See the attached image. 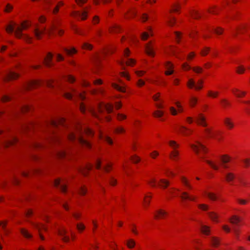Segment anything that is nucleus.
Masks as SVG:
<instances>
[{
	"label": "nucleus",
	"mask_w": 250,
	"mask_h": 250,
	"mask_svg": "<svg viewBox=\"0 0 250 250\" xmlns=\"http://www.w3.org/2000/svg\"><path fill=\"white\" fill-rule=\"evenodd\" d=\"M83 133L89 136H92L93 134V131L89 128H83L82 126L79 125L77 127L76 132H70L68 134L67 136L70 141L76 142L83 146L90 148L91 144L83 138L82 135Z\"/></svg>",
	"instance_id": "obj_1"
},
{
	"label": "nucleus",
	"mask_w": 250,
	"mask_h": 250,
	"mask_svg": "<svg viewBox=\"0 0 250 250\" xmlns=\"http://www.w3.org/2000/svg\"><path fill=\"white\" fill-rule=\"evenodd\" d=\"M29 26V25L26 22H24L21 23V26L17 27L15 31V34L16 37L19 39H22L27 42H31L32 38L28 35L23 34L22 33V30L23 29H26Z\"/></svg>",
	"instance_id": "obj_2"
},
{
	"label": "nucleus",
	"mask_w": 250,
	"mask_h": 250,
	"mask_svg": "<svg viewBox=\"0 0 250 250\" xmlns=\"http://www.w3.org/2000/svg\"><path fill=\"white\" fill-rule=\"evenodd\" d=\"M191 147L200 158L205 159L204 154L207 152V149L202 144L197 141L196 144L191 145Z\"/></svg>",
	"instance_id": "obj_3"
},
{
	"label": "nucleus",
	"mask_w": 250,
	"mask_h": 250,
	"mask_svg": "<svg viewBox=\"0 0 250 250\" xmlns=\"http://www.w3.org/2000/svg\"><path fill=\"white\" fill-rule=\"evenodd\" d=\"M64 96L68 99H80L83 100L85 98L84 95L83 93L77 92L75 89L72 88L71 92H65L64 93Z\"/></svg>",
	"instance_id": "obj_4"
},
{
	"label": "nucleus",
	"mask_w": 250,
	"mask_h": 250,
	"mask_svg": "<svg viewBox=\"0 0 250 250\" xmlns=\"http://www.w3.org/2000/svg\"><path fill=\"white\" fill-rule=\"evenodd\" d=\"M231 158L228 155H220V169H226L229 167Z\"/></svg>",
	"instance_id": "obj_5"
},
{
	"label": "nucleus",
	"mask_w": 250,
	"mask_h": 250,
	"mask_svg": "<svg viewBox=\"0 0 250 250\" xmlns=\"http://www.w3.org/2000/svg\"><path fill=\"white\" fill-rule=\"evenodd\" d=\"M240 222L241 219L236 216H233L230 219V222L233 225L232 227V230L237 239H239V233L237 226Z\"/></svg>",
	"instance_id": "obj_6"
},
{
	"label": "nucleus",
	"mask_w": 250,
	"mask_h": 250,
	"mask_svg": "<svg viewBox=\"0 0 250 250\" xmlns=\"http://www.w3.org/2000/svg\"><path fill=\"white\" fill-rule=\"evenodd\" d=\"M88 11L86 8H84L82 11H74L71 15L75 18H78L81 20H85L87 17Z\"/></svg>",
	"instance_id": "obj_7"
},
{
	"label": "nucleus",
	"mask_w": 250,
	"mask_h": 250,
	"mask_svg": "<svg viewBox=\"0 0 250 250\" xmlns=\"http://www.w3.org/2000/svg\"><path fill=\"white\" fill-rule=\"evenodd\" d=\"M19 75L12 70H8L3 76L4 81L14 80L18 78Z\"/></svg>",
	"instance_id": "obj_8"
},
{
	"label": "nucleus",
	"mask_w": 250,
	"mask_h": 250,
	"mask_svg": "<svg viewBox=\"0 0 250 250\" xmlns=\"http://www.w3.org/2000/svg\"><path fill=\"white\" fill-rule=\"evenodd\" d=\"M104 110H106L108 113H111L113 110V106L109 104H100L98 107L99 112L102 113Z\"/></svg>",
	"instance_id": "obj_9"
},
{
	"label": "nucleus",
	"mask_w": 250,
	"mask_h": 250,
	"mask_svg": "<svg viewBox=\"0 0 250 250\" xmlns=\"http://www.w3.org/2000/svg\"><path fill=\"white\" fill-rule=\"evenodd\" d=\"M64 119L63 118H59L57 120H51L48 125L52 127H57L59 125H64Z\"/></svg>",
	"instance_id": "obj_10"
},
{
	"label": "nucleus",
	"mask_w": 250,
	"mask_h": 250,
	"mask_svg": "<svg viewBox=\"0 0 250 250\" xmlns=\"http://www.w3.org/2000/svg\"><path fill=\"white\" fill-rule=\"evenodd\" d=\"M203 83V81L202 80H199L197 85H195V82L193 79H189L188 82L187 83L188 86L189 88L194 87L196 90L201 89L202 87V84Z\"/></svg>",
	"instance_id": "obj_11"
},
{
	"label": "nucleus",
	"mask_w": 250,
	"mask_h": 250,
	"mask_svg": "<svg viewBox=\"0 0 250 250\" xmlns=\"http://www.w3.org/2000/svg\"><path fill=\"white\" fill-rule=\"evenodd\" d=\"M54 184L56 187L60 188L62 192H66V186L64 182H62L61 179H58L55 180Z\"/></svg>",
	"instance_id": "obj_12"
},
{
	"label": "nucleus",
	"mask_w": 250,
	"mask_h": 250,
	"mask_svg": "<svg viewBox=\"0 0 250 250\" xmlns=\"http://www.w3.org/2000/svg\"><path fill=\"white\" fill-rule=\"evenodd\" d=\"M17 139L15 137H12L10 139L4 140L3 142V145L5 147H8L9 146L12 145L17 142Z\"/></svg>",
	"instance_id": "obj_13"
},
{
	"label": "nucleus",
	"mask_w": 250,
	"mask_h": 250,
	"mask_svg": "<svg viewBox=\"0 0 250 250\" xmlns=\"http://www.w3.org/2000/svg\"><path fill=\"white\" fill-rule=\"evenodd\" d=\"M52 57V54L51 53H48L47 57L44 59L43 62L46 66L50 67L51 66Z\"/></svg>",
	"instance_id": "obj_14"
},
{
	"label": "nucleus",
	"mask_w": 250,
	"mask_h": 250,
	"mask_svg": "<svg viewBox=\"0 0 250 250\" xmlns=\"http://www.w3.org/2000/svg\"><path fill=\"white\" fill-rule=\"evenodd\" d=\"M67 231L63 228L59 230L58 232L59 235L62 237V240L64 242H68L69 240V237L65 235Z\"/></svg>",
	"instance_id": "obj_15"
},
{
	"label": "nucleus",
	"mask_w": 250,
	"mask_h": 250,
	"mask_svg": "<svg viewBox=\"0 0 250 250\" xmlns=\"http://www.w3.org/2000/svg\"><path fill=\"white\" fill-rule=\"evenodd\" d=\"M46 30V28L44 27L42 30H41L39 28H36L34 30V33L36 38L37 39H41V36L44 33L45 31Z\"/></svg>",
	"instance_id": "obj_16"
},
{
	"label": "nucleus",
	"mask_w": 250,
	"mask_h": 250,
	"mask_svg": "<svg viewBox=\"0 0 250 250\" xmlns=\"http://www.w3.org/2000/svg\"><path fill=\"white\" fill-rule=\"evenodd\" d=\"M181 198L183 200H189L190 201H195L196 199V197L195 196L190 195L186 192H183L182 193Z\"/></svg>",
	"instance_id": "obj_17"
},
{
	"label": "nucleus",
	"mask_w": 250,
	"mask_h": 250,
	"mask_svg": "<svg viewBox=\"0 0 250 250\" xmlns=\"http://www.w3.org/2000/svg\"><path fill=\"white\" fill-rule=\"evenodd\" d=\"M196 122L199 125H200L204 126L206 125V123L205 122V118L201 114H199L198 116L197 117Z\"/></svg>",
	"instance_id": "obj_18"
},
{
	"label": "nucleus",
	"mask_w": 250,
	"mask_h": 250,
	"mask_svg": "<svg viewBox=\"0 0 250 250\" xmlns=\"http://www.w3.org/2000/svg\"><path fill=\"white\" fill-rule=\"evenodd\" d=\"M146 52L149 56L153 57L154 56V52L153 51V47L151 46L150 43H148L146 45Z\"/></svg>",
	"instance_id": "obj_19"
},
{
	"label": "nucleus",
	"mask_w": 250,
	"mask_h": 250,
	"mask_svg": "<svg viewBox=\"0 0 250 250\" xmlns=\"http://www.w3.org/2000/svg\"><path fill=\"white\" fill-rule=\"evenodd\" d=\"M92 167V166L90 164H87L86 165H85L84 167H81L80 169V171H81V172H82V173L85 176L87 174V172L88 171H89L91 169Z\"/></svg>",
	"instance_id": "obj_20"
},
{
	"label": "nucleus",
	"mask_w": 250,
	"mask_h": 250,
	"mask_svg": "<svg viewBox=\"0 0 250 250\" xmlns=\"http://www.w3.org/2000/svg\"><path fill=\"white\" fill-rule=\"evenodd\" d=\"M58 30V34L60 35H62V33H63V31L62 30H61L58 29L57 26H56V25H52L50 29H49L48 30H47L46 31V33L48 35H50L52 34H53L54 30Z\"/></svg>",
	"instance_id": "obj_21"
},
{
	"label": "nucleus",
	"mask_w": 250,
	"mask_h": 250,
	"mask_svg": "<svg viewBox=\"0 0 250 250\" xmlns=\"http://www.w3.org/2000/svg\"><path fill=\"white\" fill-rule=\"evenodd\" d=\"M167 214V212L162 209H159L156 211V214H155V218L156 219L161 218L164 217Z\"/></svg>",
	"instance_id": "obj_22"
},
{
	"label": "nucleus",
	"mask_w": 250,
	"mask_h": 250,
	"mask_svg": "<svg viewBox=\"0 0 250 250\" xmlns=\"http://www.w3.org/2000/svg\"><path fill=\"white\" fill-rule=\"evenodd\" d=\"M179 152L176 150H173L170 154V158L173 160L176 161L178 159Z\"/></svg>",
	"instance_id": "obj_23"
},
{
	"label": "nucleus",
	"mask_w": 250,
	"mask_h": 250,
	"mask_svg": "<svg viewBox=\"0 0 250 250\" xmlns=\"http://www.w3.org/2000/svg\"><path fill=\"white\" fill-rule=\"evenodd\" d=\"M224 176L226 180L228 182L232 181L235 178L234 174L231 172L225 173Z\"/></svg>",
	"instance_id": "obj_24"
},
{
	"label": "nucleus",
	"mask_w": 250,
	"mask_h": 250,
	"mask_svg": "<svg viewBox=\"0 0 250 250\" xmlns=\"http://www.w3.org/2000/svg\"><path fill=\"white\" fill-rule=\"evenodd\" d=\"M201 226V232L205 235H208L209 234V228L205 225H204L202 224H200Z\"/></svg>",
	"instance_id": "obj_25"
},
{
	"label": "nucleus",
	"mask_w": 250,
	"mask_h": 250,
	"mask_svg": "<svg viewBox=\"0 0 250 250\" xmlns=\"http://www.w3.org/2000/svg\"><path fill=\"white\" fill-rule=\"evenodd\" d=\"M232 92L236 96L240 97L244 96L246 94V92L244 91H240L238 89L234 88L232 89Z\"/></svg>",
	"instance_id": "obj_26"
},
{
	"label": "nucleus",
	"mask_w": 250,
	"mask_h": 250,
	"mask_svg": "<svg viewBox=\"0 0 250 250\" xmlns=\"http://www.w3.org/2000/svg\"><path fill=\"white\" fill-rule=\"evenodd\" d=\"M224 124L229 129H231L233 127V124L229 118H226L224 120Z\"/></svg>",
	"instance_id": "obj_27"
},
{
	"label": "nucleus",
	"mask_w": 250,
	"mask_h": 250,
	"mask_svg": "<svg viewBox=\"0 0 250 250\" xmlns=\"http://www.w3.org/2000/svg\"><path fill=\"white\" fill-rule=\"evenodd\" d=\"M41 84V82L37 81H33L29 83L28 84V88L36 87Z\"/></svg>",
	"instance_id": "obj_28"
},
{
	"label": "nucleus",
	"mask_w": 250,
	"mask_h": 250,
	"mask_svg": "<svg viewBox=\"0 0 250 250\" xmlns=\"http://www.w3.org/2000/svg\"><path fill=\"white\" fill-rule=\"evenodd\" d=\"M169 183L167 180L161 179L160 180L159 186L162 188H166L169 185Z\"/></svg>",
	"instance_id": "obj_29"
},
{
	"label": "nucleus",
	"mask_w": 250,
	"mask_h": 250,
	"mask_svg": "<svg viewBox=\"0 0 250 250\" xmlns=\"http://www.w3.org/2000/svg\"><path fill=\"white\" fill-rule=\"evenodd\" d=\"M112 86L115 89L120 92H125V88L124 86H121L116 83H113Z\"/></svg>",
	"instance_id": "obj_30"
},
{
	"label": "nucleus",
	"mask_w": 250,
	"mask_h": 250,
	"mask_svg": "<svg viewBox=\"0 0 250 250\" xmlns=\"http://www.w3.org/2000/svg\"><path fill=\"white\" fill-rule=\"evenodd\" d=\"M166 67L168 69H169V70L166 71L165 74L167 75L172 74L173 73V71L170 69L173 67L172 64H171L170 62H167L166 64Z\"/></svg>",
	"instance_id": "obj_31"
},
{
	"label": "nucleus",
	"mask_w": 250,
	"mask_h": 250,
	"mask_svg": "<svg viewBox=\"0 0 250 250\" xmlns=\"http://www.w3.org/2000/svg\"><path fill=\"white\" fill-rule=\"evenodd\" d=\"M33 226L35 227V228H36L37 229L39 230V232L41 231V229L46 230V228L42 224L35 223L33 224Z\"/></svg>",
	"instance_id": "obj_32"
},
{
	"label": "nucleus",
	"mask_w": 250,
	"mask_h": 250,
	"mask_svg": "<svg viewBox=\"0 0 250 250\" xmlns=\"http://www.w3.org/2000/svg\"><path fill=\"white\" fill-rule=\"evenodd\" d=\"M181 181L183 183V184L187 188H188L189 189H191L192 187L190 185V184L189 183L188 180L186 179L185 177H181Z\"/></svg>",
	"instance_id": "obj_33"
},
{
	"label": "nucleus",
	"mask_w": 250,
	"mask_h": 250,
	"mask_svg": "<svg viewBox=\"0 0 250 250\" xmlns=\"http://www.w3.org/2000/svg\"><path fill=\"white\" fill-rule=\"evenodd\" d=\"M64 51L66 52V53L68 55H71L75 54L77 52L76 49L74 47L71 48L70 49H68L67 48H64Z\"/></svg>",
	"instance_id": "obj_34"
},
{
	"label": "nucleus",
	"mask_w": 250,
	"mask_h": 250,
	"mask_svg": "<svg viewBox=\"0 0 250 250\" xmlns=\"http://www.w3.org/2000/svg\"><path fill=\"white\" fill-rule=\"evenodd\" d=\"M21 232L23 236H24L26 238H31L32 235L30 234L28 231L24 229H21Z\"/></svg>",
	"instance_id": "obj_35"
},
{
	"label": "nucleus",
	"mask_w": 250,
	"mask_h": 250,
	"mask_svg": "<svg viewBox=\"0 0 250 250\" xmlns=\"http://www.w3.org/2000/svg\"><path fill=\"white\" fill-rule=\"evenodd\" d=\"M148 30L149 32H144L143 33H142L141 36L142 40H146L150 35H152V34L151 33V29L149 28Z\"/></svg>",
	"instance_id": "obj_36"
},
{
	"label": "nucleus",
	"mask_w": 250,
	"mask_h": 250,
	"mask_svg": "<svg viewBox=\"0 0 250 250\" xmlns=\"http://www.w3.org/2000/svg\"><path fill=\"white\" fill-rule=\"evenodd\" d=\"M121 27L117 25H114L110 29V31L114 33H118L121 31Z\"/></svg>",
	"instance_id": "obj_37"
},
{
	"label": "nucleus",
	"mask_w": 250,
	"mask_h": 250,
	"mask_svg": "<svg viewBox=\"0 0 250 250\" xmlns=\"http://www.w3.org/2000/svg\"><path fill=\"white\" fill-rule=\"evenodd\" d=\"M220 104H221L222 107L226 109L228 106L230 105V103L227 101L226 100H222L221 102L220 101Z\"/></svg>",
	"instance_id": "obj_38"
},
{
	"label": "nucleus",
	"mask_w": 250,
	"mask_h": 250,
	"mask_svg": "<svg viewBox=\"0 0 250 250\" xmlns=\"http://www.w3.org/2000/svg\"><path fill=\"white\" fill-rule=\"evenodd\" d=\"M16 25V24L15 23H14L13 24H10V25H8L6 28V31L9 33H12V32H13L14 31V26Z\"/></svg>",
	"instance_id": "obj_39"
},
{
	"label": "nucleus",
	"mask_w": 250,
	"mask_h": 250,
	"mask_svg": "<svg viewBox=\"0 0 250 250\" xmlns=\"http://www.w3.org/2000/svg\"><path fill=\"white\" fill-rule=\"evenodd\" d=\"M6 222H0V226H1L2 229L4 230V233L6 235L9 232V230L6 229Z\"/></svg>",
	"instance_id": "obj_40"
},
{
	"label": "nucleus",
	"mask_w": 250,
	"mask_h": 250,
	"mask_svg": "<svg viewBox=\"0 0 250 250\" xmlns=\"http://www.w3.org/2000/svg\"><path fill=\"white\" fill-rule=\"evenodd\" d=\"M101 58L97 55H95L93 58V62L95 63L96 65H98L100 63V62L101 61Z\"/></svg>",
	"instance_id": "obj_41"
},
{
	"label": "nucleus",
	"mask_w": 250,
	"mask_h": 250,
	"mask_svg": "<svg viewBox=\"0 0 250 250\" xmlns=\"http://www.w3.org/2000/svg\"><path fill=\"white\" fill-rule=\"evenodd\" d=\"M169 144L173 150H176V149L179 146V145L174 141H170L169 142Z\"/></svg>",
	"instance_id": "obj_42"
},
{
	"label": "nucleus",
	"mask_w": 250,
	"mask_h": 250,
	"mask_svg": "<svg viewBox=\"0 0 250 250\" xmlns=\"http://www.w3.org/2000/svg\"><path fill=\"white\" fill-rule=\"evenodd\" d=\"M135 245V242H134V240L132 239L129 240L127 242V246L130 249L133 248L134 247Z\"/></svg>",
	"instance_id": "obj_43"
},
{
	"label": "nucleus",
	"mask_w": 250,
	"mask_h": 250,
	"mask_svg": "<svg viewBox=\"0 0 250 250\" xmlns=\"http://www.w3.org/2000/svg\"><path fill=\"white\" fill-rule=\"evenodd\" d=\"M208 215L211 220L214 221H217V216L213 212H208Z\"/></svg>",
	"instance_id": "obj_44"
},
{
	"label": "nucleus",
	"mask_w": 250,
	"mask_h": 250,
	"mask_svg": "<svg viewBox=\"0 0 250 250\" xmlns=\"http://www.w3.org/2000/svg\"><path fill=\"white\" fill-rule=\"evenodd\" d=\"M153 114L155 117H161L163 115L164 112L160 110H156Z\"/></svg>",
	"instance_id": "obj_45"
},
{
	"label": "nucleus",
	"mask_w": 250,
	"mask_h": 250,
	"mask_svg": "<svg viewBox=\"0 0 250 250\" xmlns=\"http://www.w3.org/2000/svg\"><path fill=\"white\" fill-rule=\"evenodd\" d=\"M245 68L243 65H240L237 68L236 71L239 74H242L244 72Z\"/></svg>",
	"instance_id": "obj_46"
},
{
	"label": "nucleus",
	"mask_w": 250,
	"mask_h": 250,
	"mask_svg": "<svg viewBox=\"0 0 250 250\" xmlns=\"http://www.w3.org/2000/svg\"><path fill=\"white\" fill-rule=\"evenodd\" d=\"M82 47L84 49L89 50H91L92 48V45L87 42L83 43L82 44Z\"/></svg>",
	"instance_id": "obj_47"
},
{
	"label": "nucleus",
	"mask_w": 250,
	"mask_h": 250,
	"mask_svg": "<svg viewBox=\"0 0 250 250\" xmlns=\"http://www.w3.org/2000/svg\"><path fill=\"white\" fill-rule=\"evenodd\" d=\"M191 15L192 17L195 19H198L201 17L200 14L196 11L192 12Z\"/></svg>",
	"instance_id": "obj_48"
},
{
	"label": "nucleus",
	"mask_w": 250,
	"mask_h": 250,
	"mask_svg": "<svg viewBox=\"0 0 250 250\" xmlns=\"http://www.w3.org/2000/svg\"><path fill=\"white\" fill-rule=\"evenodd\" d=\"M188 129L187 128H186L185 127L183 126H180V132L185 134V135H188Z\"/></svg>",
	"instance_id": "obj_49"
},
{
	"label": "nucleus",
	"mask_w": 250,
	"mask_h": 250,
	"mask_svg": "<svg viewBox=\"0 0 250 250\" xmlns=\"http://www.w3.org/2000/svg\"><path fill=\"white\" fill-rule=\"evenodd\" d=\"M76 227L79 231H82L85 229V226L82 223L77 224Z\"/></svg>",
	"instance_id": "obj_50"
},
{
	"label": "nucleus",
	"mask_w": 250,
	"mask_h": 250,
	"mask_svg": "<svg viewBox=\"0 0 250 250\" xmlns=\"http://www.w3.org/2000/svg\"><path fill=\"white\" fill-rule=\"evenodd\" d=\"M207 194L208 197L211 200H215L217 198L216 195L212 193L209 192L207 193Z\"/></svg>",
	"instance_id": "obj_51"
},
{
	"label": "nucleus",
	"mask_w": 250,
	"mask_h": 250,
	"mask_svg": "<svg viewBox=\"0 0 250 250\" xmlns=\"http://www.w3.org/2000/svg\"><path fill=\"white\" fill-rule=\"evenodd\" d=\"M190 105L193 106L197 103V99L195 97H191L190 99Z\"/></svg>",
	"instance_id": "obj_52"
},
{
	"label": "nucleus",
	"mask_w": 250,
	"mask_h": 250,
	"mask_svg": "<svg viewBox=\"0 0 250 250\" xmlns=\"http://www.w3.org/2000/svg\"><path fill=\"white\" fill-rule=\"evenodd\" d=\"M103 139L106 141L109 144H112L113 142L111 139L107 136H104L103 137Z\"/></svg>",
	"instance_id": "obj_53"
},
{
	"label": "nucleus",
	"mask_w": 250,
	"mask_h": 250,
	"mask_svg": "<svg viewBox=\"0 0 250 250\" xmlns=\"http://www.w3.org/2000/svg\"><path fill=\"white\" fill-rule=\"evenodd\" d=\"M193 71H194L196 73H200L202 72L203 69L200 67H195L192 68Z\"/></svg>",
	"instance_id": "obj_54"
},
{
	"label": "nucleus",
	"mask_w": 250,
	"mask_h": 250,
	"mask_svg": "<svg viewBox=\"0 0 250 250\" xmlns=\"http://www.w3.org/2000/svg\"><path fill=\"white\" fill-rule=\"evenodd\" d=\"M12 9H13V6L8 3L6 5V8L4 11L5 12H10Z\"/></svg>",
	"instance_id": "obj_55"
},
{
	"label": "nucleus",
	"mask_w": 250,
	"mask_h": 250,
	"mask_svg": "<svg viewBox=\"0 0 250 250\" xmlns=\"http://www.w3.org/2000/svg\"><path fill=\"white\" fill-rule=\"evenodd\" d=\"M65 79L66 81L70 83H73L75 81V78L70 75H68L66 77Z\"/></svg>",
	"instance_id": "obj_56"
},
{
	"label": "nucleus",
	"mask_w": 250,
	"mask_h": 250,
	"mask_svg": "<svg viewBox=\"0 0 250 250\" xmlns=\"http://www.w3.org/2000/svg\"><path fill=\"white\" fill-rule=\"evenodd\" d=\"M211 167L215 169H217V166L211 161H208V160H206L205 161Z\"/></svg>",
	"instance_id": "obj_57"
},
{
	"label": "nucleus",
	"mask_w": 250,
	"mask_h": 250,
	"mask_svg": "<svg viewBox=\"0 0 250 250\" xmlns=\"http://www.w3.org/2000/svg\"><path fill=\"white\" fill-rule=\"evenodd\" d=\"M135 61L133 59H129L126 62V64L127 65H132L135 63Z\"/></svg>",
	"instance_id": "obj_58"
},
{
	"label": "nucleus",
	"mask_w": 250,
	"mask_h": 250,
	"mask_svg": "<svg viewBox=\"0 0 250 250\" xmlns=\"http://www.w3.org/2000/svg\"><path fill=\"white\" fill-rule=\"evenodd\" d=\"M115 131L117 133H121L124 132L125 129L122 127H118L115 129Z\"/></svg>",
	"instance_id": "obj_59"
},
{
	"label": "nucleus",
	"mask_w": 250,
	"mask_h": 250,
	"mask_svg": "<svg viewBox=\"0 0 250 250\" xmlns=\"http://www.w3.org/2000/svg\"><path fill=\"white\" fill-rule=\"evenodd\" d=\"M211 241L212 245H213L214 246H217L218 242L217 238L214 237H211Z\"/></svg>",
	"instance_id": "obj_60"
},
{
	"label": "nucleus",
	"mask_w": 250,
	"mask_h": 250,
	"mask_svg": "<svg viewBox=\"0 0 250 250\" xmlns=\"http://www.w3.org/2000/svg\"><path fill=\"white\" fill-rule=\"evenodd\" d=\"M126 117V116L124 114L120 113L117 114V119L120 121L125 119Z\"/></svg>",
	"instance_id": "obj_61"
},
{
	"label": "nucleus",
	"mask_w": 250,
	"mask_h": 250,
	"mask_svg": "<svg viewBox=\"0 0 250 250\" xmlns=\"http://www.w3.org/2000/svg\"><path fill=\"white\" fill-rule=\"evenodd\" d=\"M198 207L203 210H207L208 209V206L205 204H200L198 205Z\"/></svg>",
	"instance_id": "obj_62"
},
{
	"label": "nucleus",
	"mask_w": 250,
	"mask_h": 250,
	"mask_svg": "<svg viewBox=\"0 0 250 250\" xmlns=\"http://www.w3.org/2000/svg\"><path fill=\"white\" fill-rule=\"evenodd\" d=\"M245 167H248L250 166V159H246L243 160Z\"/></svg>",
	"instance_id": "obj_63"
},
{
	"label": "nucleus",
	"mask_w": 250,
	"mask_h": 250,
	"mask_svg": "<svg viewBox=\"0 0 250 250\" xmlns=\"http://www.w3.org/2000/svg\"><path fill=\"white\" fill-rule=\"evenodd\" d=\"M156 181L155 179H152L148 181V184L152 187H155L156 186Z\"/></svg>",
	"instance_id": "obj_64"
}]
</instances>
